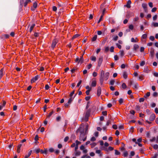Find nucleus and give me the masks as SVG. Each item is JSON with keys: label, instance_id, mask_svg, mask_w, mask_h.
Here are the masks:
<instances>
[{"label": "nucleus", "instance_id": "nucleus-26", "mask_svg": "<svg viewBox=\"0 0 158 158\" xmlns=\"http://www.w3.org/2000/svg\"><path fill=\"white\" fill-rule=\"evenodd\" d=\"M73 99H74V97H70V98H69V99L68 101V103L70 104L71 103V102H72V101H73Z\"/></svg>", "mask_w": 158, "mask_h": 158}, {"label": "nucleus", "instance_id": "nucleus-17", "mask_svg": "<svg viewBox=\"0 0 158 158\" xmlns=\"http://www.w3.org/2000/svg\"><path fill=\"white\" fill-rule=\"evenodd\" d=\"M139 46L137 44H135L133 46V50L135 51H136V50L139 48Z\"/></svg>", "mask_w": 158, "mask_h": 158}, {"label": "nucleus", "instance_id": "nucleus-25", "mask_svg": "<svg viewBox=\"0 0 158 158\" xmlns=\"http://www.w3.org/2000/svg\"><path fill=\"white\" fill-rule=\"evenodd\" d=\"M3 68H2L0 70V77H3Z\"/></svg>", "mask_w": 158, "mask_h": 158}, {"label": "nucleus", "instance_id": "nucleus-60", "mask_svg": "<svg viewBox=\"0 0 158 158\" xmlns=\"http://www.w3.org/2000/svg\"><path fill=\"white\" fill-rule=\"evenodd\" d=\"M34 139H35V141H37V140H38V139H39V137H38V136L37 135H36L35 136Z\"/></svg>", "mask_w": 158, "mask_h": 158}, {"label": "nucleus", "instance_id": "nucleus-45", "mask_svg": "<svg viewBox=\"0 0 158 158\" xmlns=\"http://www.w3.org/2000/svg\"><path fill=\"white\" fill-rule=\"evenodd\" d=\"M144 72L146 73H148L149 72V70L148 68L147 67L144 69Z\"/></svg>", "mask_w": 158, "mask_h": 158}, {"label": "nucleus", "instance_id": "nucleus-47", "mask_svg": "<svg viewBox=\"0 0 158 158\" xmlns=\"http://www.w3.org/2000/svg\"><path fill=\"white\" fill-rule=\"evenodd\" d=\"M144 98H140L139 99V102H143L144 101Z\"/></svg>", "mask_w": 158, "mask_h": 158}, {"label": "nucleus", "instance_id": "nucleus-35", "mask_svg": "<svg viewBox=\"0 0 158 158\" xmlns=\"http://www.w3.org/2000/svg\"><path fill=\"white\" fill-rule=\"evenodd\" d=\"M54 113V111L53 110H52L51 112H50L49 114L48 115L47 117L48 118H49L50 116H51V115L53 114Z\"/></svg>", "mask_w": 158, "mask_h": 158}, {"label": "nucleus", "instance_id": "nucleus-55", "mask_svg": "<svg viewBox=\"0 0 158 158\" xmlns=\"http://www.w3.org/2000/svg\"><path fill=\"white\" fill-rule=\"evenodd\" d=\"M40 151L41 150L39 148H38L35 150V152L36 153H38L40 152Z\"/></svg>", "mask_w": 158, "mask_h": 158}, {"label": "nucleus", "instance_id": "nucleus-53", "mask_svg": "<svg viewBox=\"0 0 158 158\" xmlns=\"http://www.w3.org/2000/svg\"><path fill=\"white\" fill-rule=\"evenodd\" d=\"M114 59L115 60H118V57L117 55H115L114 56Z\"/></svg>", "mask_w": 158, "mask_h": 158}, {"label": "nucleus", "instance_id": "nucleus-4", "mask_svg": "<svg viewBox=\"0 0 158 158\" xmlns=\"http://www.w3.org/2000/svg\"><path fill=\"white\" fill-rule=\"evenodd\" d=\"M58 40L56 38L55 39L52 40L51 47L53 48H54L55 47L56 44L58 42Z\"/></svg>", "mask_w": 158, "mask_h": 158}, {"label": "nucleus", "instance_id": "nucleus-46", "mask_svg": "<svg viewBox=\"0 0 158 158\" xmlns=\"http://www.w3.org/2000/svg\"><path fill=\"white\" fill-rule=\"evenodd\" d=\"M128 155V153L127 151L124 152L123 153V156L124 157H127Z\"/></svg>", "mask_w": 158, "mask_h": 158}, {"label": "nucleus", "instance_id": "nucleus-13", "mask_svg": "<svg viewBox=\"0 0 158 158\" xmlns=\"http://www.w3.org/2000/svg\"><path fill=\"white\" fill-rule=\"evenodd\" d=\"M150 55L152 57H153L154 55V50L153 48H151L150 49Z\"/></svg>", "mask_w": 158, "mask_h": 158}, {"label": "nucleus", "instance_id": "nucleus-16", "mask_svg": "<svg viewBox=\"0 0 158 158\" xmlns=\"http://www.w3.org/2000/svg\"><path fill=\"white\" fill-rule=\"evenodd\" d=\"M74 154L76 156H78L80 155L81 152L80 151H77L74 152Z\"/></svg>", "mask_w": 158, "mask_h": 158}, {"label": "nucleus", "instance_id": "nucleus-5", "mask_svg": "<svg viewBox=\"0 0 158 158\" xmlns=\"http://www.w3.org/2000/svg\"><path fill=\"white\" fill-rule=\"evenodd\" d=\"M97 85V81L95 78H93L91 81V86L92 87H95Z\"/></svg>", "mask_w": 158, "mask_h": 158}, {"label": "nucleus", "instance_id": "nucleus-2", "mask_svg": "<svg viewBox=\"0 0 158 158\" xmlns=\"http://www.w3.org/2000/svg\"><path fill=\"white\" fill-rule=\"evenodd\" d=\"M79 131L81 133L79 138L80 140L81 141L82 140L83 141H85L87 138V136L86 135H85L84 133L83 129H82V128L81 127L77 131Z\"/></svg>", "mask_w": 158, "mask_h": 158}, {"label": "nucleus", "instance_id": "nucleus-14", "mask_svg": "<svg viewBox=\"0 0 158 158\" xmlns=\"http://www.w3.org/2000/svg\"><path fill=\"white\" fill-rule=\"evenodd\" d=\"M114 149L112 147L110 146L108 147V148L107 149L106 148H104L103 150L105 151H111L113 150Z\"/></svg>", "mask_w": 158, "mask_h": 158}, {"label": "nucleus", "instance_id": "nucleus-31", "mask_svg": "<svg viewBox=\"0 0 158 158\" xmlns=\"http://www.w3.org/2000/svg\"><path fill=\"white\" fill-rule=\"evenodd\" d=\"M150 92H148L144 96V97L145 98H147L148 97H149L150 95Z\"/></svg>", "mask_w": 158, "mask_h": 158}, {"label": "nucleus", "instance_id": "nucleus-40", "mask_svg": "<svg viewBox=\"0 0 158 158\" xmlns=\"http://www.w3.org/2000/svg\"><path fill=\"white\" fill-rule=\"evenodd\" d=\"M145 61L144 60L142 61L140 63V65L141 66H143L145 64Z\"/></svg>", "mask_w": 158, "mask_h": 158}, {"label": "nucleus", "instance_id": "nucleus-42", "mask_svg": "<svg viewBox=\"0 0 158 158\" xmlns=\"http://www.w3.org/2000/svg\"><path fill=\"white\" fill-rule=\"evenodd\" d=\"M118 102L120 104H122L123 102V99L122 98H120L118 100Z\"/></svg>", "mask_w": 158, "mask_h": 158}, {"label": "nucleus", "instance_id": "nucleus-23", "mask_svg": "<svg viewBox=\"0 0 158 158\" xmlns=\"http://www.w3.org/2000/svg\"><path fill=\"white\" fill-rule=\"evenodd\" d=\"M48 151L47 149H45L44 150H43L42 149L40 151V153L42 154H44V153L46 154H47V153Z\"/></svg>", "mask_w": 158, "mask_h": 158}, {"label": "nucleus", "instance_id": "nucleus-6", "mask_svg": "<svg viewBox=\"0 0 158 158\" xmlns=\"http://www.w3.org/2000/svg\"><path fill=\"white\" fill-rule=\"evenodd\" d=\"M39 77H40L38 75H37L34 77H33L31 80V83H32L35 82L38 79Z\"/></svg>", "mask_w": 158, "mask_h": 158}, {"label": "nucleus", "instance_id": "nucleus-27", "mask_svg": "<svg viewBox=\"0 0 158 158\" xmlns=\"http://www.w3.org/2000/svg\"><path fill=\"white\" fill-rule=\"evenodd\" d=\"M90 59L92 61H95L96 60V57L94 56H92L90 57Z\"/></svg>", "mask_w": 158, "mask_h": 158}, {"label": "nucleus", "instance_id": "nucleus-18", "mask_svg": "<svg viewBox=\"0 0 158 158\" xmlns=\"http://www.w3.org/2000/svg\"><path fill=\"white\" fill-rule=\"evenodd\" d=\"M142 6L144 9L145 11L147 10V5L145 3H143L142 4Z\"/></svg>", "mask_w": 158, "mask_h": 158}, {"label": "nucleus", "instance_id": "nucleus-43", "mask_svg": "<svg viewBox=\"0 0 158 158\" xmlns=\"http://www.w3.org/2000/svg\"><path fill=\"white\" fill-rule=\"evenodd\" d=\"M129 28L131 30H132L134 28V26L132 24H131L129 25Z\"/></svg>", "mask_w": 158, "mask_h": 158}, {"label": "nucleus", "instance_id": "nucleus-32", "mask_svg": "<svg viewBox=\"0 0 158 158\" xmlns=\"http://www.w3.org/2000/svg\"><path fill=\"white\" fill-rule=\"evenodd\" d=\"M153 148L155 149H157L158 148V145L157 144H154L152 146Z\"/></svg>", "mask_w": 158, "mask_h": 158}, {"label": "nucleus", "instance_id": "nucleus-63", "mask_svg": "<svg viewBox=\"0 0 158 158\" xmlns=\"http://www.w3.org/2000/svg\"><path fill=\"white\" fill-rule=\"evenodd\" d=\"M92 66V65L91 64H89V65H88L87 66V68L88 69H90V68Z\"/></svg>", "mask_w": 158, "mask_h": 158}, {"label": "nucleus", "instance_id": "nucleus-62", "mask_svg": "<svg viewBox=\"0 0 158 158\" xmlns=\"http://www.w3.org/2000/svg\"><path fill=\"white\" fill-rule=\"evenodd\" d=\"M156 10H157L156 8V7L153 8L152 10V12H155Z\"/></svg>", "mask_w": 158, "mask_h": 158}, {"label": "nucleus", "instance_id": "nucleus-15", "mask_svg": "<svg viewBox=\"0 0 158 158\" xmlns=\"http://www.w3.org/2000/svg\"><path fill=\"white\" fill-rule=\"evenodd\" d=\"M139 40L137 38H136L135 39L134 38H132L131 39V41L132 42L135 43L138 42Z\"/></svg>", "mask_w": 158, "mask_h": 158}, {"label": "nucleus", "instance_id": "nucleus-33", "mask_svg": "<svg viewBox=\"0 0 158 158\" xmlns=\"http://www.w3.org/2000/svg\"><path fill=\"white\" fill-rule=\"evenodd\" d=\"M97 35H94L92 39V41H95L97 39Z\"/></svg>", "mask_w": 158, "mask_h": 158}, {"label": "nucleus", "instance_id": "nucleus-21", "mask_svg": "<svg viewBox=\"0 0 158 158\" xmlns=\"http://www.w3.org/2000/svg\"><path fill=\"white\" fill-rule=\"evenodd\" d=\"M88 127H89L88 125L87 124L86 125V127L85 128V132L84 133L85 135H86L88 133Z\"/></svg>", "mask_w": 158, "mask_h": 158}, {"label": "nucleus", "instance_id": "nucleus-64", "mask_svg": "<svg viewBox=\"0 0 158 158\" xmlns=\"http://www.w3.org/2000/svg\"><path fill=\"white\" fill-rule=\"evenodd\" d=\"M153 75L156 77H158V73L157 72H154L153 73Z\"/></svg>", "mask_w": 158, "mask_h": 158}, {"label": "nucleus", "instance_id": "nucleus-59", "mask_svg": "<svg viewBox=\"0 0 158 158\" xmlns=\"http://www.w3.org/2000/svg\"><path fill=\"white\" fill-rule=\"evenodd\" d=\"M57 10V8L56 6H53L52 7V10L53 11H56Z\"/></svg>", "mask_w": 158, "mask_h": 158}, {"label": "nucleus", "instance_id": "nucleus-58", "mask_svg": "<svg viewBox=\"0 0 158 158\" xmlns=\"http://www.w3.org/2000/svg\"><path fill=\"white\" fill-rule=\"evenodd\" d=\"M157 15H155L153 17V20H156L157 19Z\"/></svg>", "mask_w": 158, "mask_h": 158}, {"label": "nucleus", "instance_id": "nucleus-34", "mask_svg": "<svg viewBox=\"0 0 158 158\" xmlns=\"http://www.w3.org/2000/svg\"><path fill=\"white\" fill-rule=\"evenodd\" d=\"M115 154L116 155H119L120 154V152L117 150H115Z\"/></svg>", "mask_w": 158, "mask_h": 158}, {"label": "nucleus", "instance_id": "nucleus-24", "mask_svg": "<svg viewBox=\"0 0 158 158\" xmlns=\"http://www.w3.org/2000/svg\"><path fill=\"white\" fill-rule=\"evenodd\" d=\"M83 61V56H81V57L80 59H79V61H78V63H82Z\"/></svg>", "mask_w": 158, "mask_h": 158}, {"label": "nucleus", "instance_id": "nucleus-8", "mask_svg": "<svg viewBox=\"0 0 158 158\" xmlns=\"http://www.w3.org/2000/svg\"><path fill=\"white\" fill-rule=\"evenodd\" d=\"M156 118V115L154 114H151L149 118V120L150 121H154Z\"/></svg>", "mask_w": 158, "mask_h": 158}, {"label": "nucleus", "instance_id": "nucleus-12", "mask_svg": "<svg viewBox=\"0 0 158 158\" xmlns=\"http://www.w3.org/2000/svg\"><path fill=\"white\" fill-rule=\"evenodd\" d=\"M101 93V89L100 87L99 86L97 90V95L99 97L100 96Z\"/></svg>", "mask_w": 158, "mask_h": 158}, {"label": "nucleus", "instance_id": "nucleus-29", "mask_svg": "<svg viewBox=\"0 0 158 158\" xmlns=\"http://www.w3.org/2000/svg\"><path fill=\"white\" fill-rule=\"evenodd\" d=\"M80 35L78 34H76L75 35H74L72 38V39L73 40L77 38Z\"/></svg>", "mask_w": 158, "mask_h": 158}, {"label": "nucleus", "instance_id": "nucleus-10", "mask_svg": "<svg viewBox=\"0 0 158 158\" xmlns=\"http://www.w3.org/2000/svg\"><path fill=\"white\" fill-rule=\"evenodd\" d=\"M147 37V35L146 34H144L142 35L141 38V40L142 42H145L144 39H146Z\"/></svg>", "mask_w": 158, "mask_h": 158}, {"label": "nucleus", "instance_id": "nucleus-30", "mask_svg": "<svg viewBox=\"0 0 158 158\" xmlns=\"http://www.w3.org/2000/svg\"><path fill=\"white\" fill-rule=\"evenodd\" d=\"M122 86L123 89H126L127 87L126 85L124 83H123L122 84Z\"/></svg>", "mask_w": 158, "mask_h": 158}, {"label": "nucleus", "instance_id": "nucleus-28", "mask_svg": "<svg viewBox=\"0 0 158 158\" xmlns=\"http://www.w3.org/2000/svg\"><path fill=\"white\" fill-rule=\"evenodd\" d=\"M120 56L123 57V56L124 55V51L123 50H120L119 52Z\"/></svg>", "mask_w": 158, "mask_h": 158}, {"label": "nucleus", "instance_id": "nucleus-57", "mask_svg": "<svg viewBox=\"0 0 158 158\" xmlns=\"http://www.w3.org/2000/svg\"><path fill=\"white\" fill-rule=\"evenodd\" d=\"M96 140V139L93 136L91 138L90 140L91 141H94L95 140Z\"/></svg>", "mask_w": 158, "mask_h": 158}, {"label": "nucleus", "instance_id": "nucleus-50", "mask_svg": "<svg viewBox=\"0 0 158 158\" xmlns=\"http://www.w3.org/2000/svg\"><path fill=\"white\" fill-rule=\"evenodd\" d=\"M149 39L151 41H153L155 39V38L153 36H150V37L149 38Z\"/></svg>", "mask_w": 158, "mask_h": 158}, {"label": "nucleus", "instance_id": "nucleus-9", "mask_svg": "<svg viewBox=\"0 0 158 158\" xmlns=\"http://www.w3.org/2000/svg\"><path fill=\"white\" fill-rule=\"evenodd\" d=\"M131 1L130 0H128L126 4L124 5V7H127V8H130L131 7Z\"/></svg>", "mask_w": 158, "mask_h": 158}, {"label": "nucleus", "instance_id": "nucleus-56", "mask_svg": "<svg viewBox=\"0 0 158 158\" xmlns=\"http://www.w3.org/2000/svg\"><path fill=\"white\" fill-rule=\"evenodd\" d=\"M49 88H50L49 86V85H47V84L46 85L45 87V89L46 90L48 89H49Z\"/></svg>", "mask_w": 158, "mask_h": 158}, {"label": "nucleus", "instance_id": "nucleus-39", "mask_svg": "<svg viewBox=\"0 0 158 158\" xmlns=\"http://www.w3.org/2000/svg\"><path fill=\"white\" fill-rule=\"evenodd\" d=\"M139 79L140 81H142L143 80L144 77L143 75H141L139 76Z\"/></svg>", "mask_w": 158, "mask_h": 158}, {"label": "nucleus", "instance_id": "nucleus-7", "mask_svg": "<svg viewBox=\"0 0 158 158\" xmlns=\"http://www.w3.org/2000/svg\"><path fill=\"white\" fill-rule=\"evenodd\" d=\"M103 57L102 56L100 57L99 58L98 64V66L100 67L101 66L103 61Z\"/></svg>", "mask_w": 158, "mask_h": 158}, {"label": "nucleus", "instance_id": "nucleus-51", "mask_svg": "<svg viewBox=\"0 0 158 158\" xmlns=\"http://www.w3.org/2000/svg\"><path fill=\"white\" fill-rule=\"evenodd\" d=\"M37 6V4L36 2H35L33 3V6L35 8H36Z\"/></svg>", "mask_w": 158, "mask_h": 158}, {"label": "nucleus", "instance_id": "nucleus-49", "mask_svg": "<svg viewBox=\"0 0 158 158\" xmlns=\"http://www.w3.org/2000/svg\"><path fill=\"white\" fill-rule=\"evenodd\" d=\"M114 48L113 46H112L110 47V51L111 52H113L114 51Z\"/></svg>", "mask_w": 158, "mask_h": 158}, {"label": "nucleus", "instance_id": "nucleus-19", "mask_svg": "<svg viewBox=\"0 0 158 158\" xmlns=\"http://www.w3.org/2000/svg\"><path fill=\"white\" fill-rule=\"evenodd\" d=\"M127 74L126 72L123 73V77L124 79H126L127 77Z\"/></svg>", "mask_w": 158, "mask_h": 158}, {"label": "nucleus", "instance_id": "nucleus-11", "mask_svg": "<svg viewBox=\"0 0 158 158\" xmlns=\"http://www.w3.org/2000/svg\"><path fill=\"white\" fill-rule=\"evenodd\" d=\"M76 146L75 147L74 152L77 151V150L78 148V145L81 143V142L77 140L76 141Z\"/></svg>", "mask_w": 158, "mask_h": 158}, {"label": "nucleus", "instance_id": "nucleus-36", "mask_svg": "<svg viewBox=\"0 0 158 158\" xmlns=\"http://www.w3.org/2000/svg\"><path fill=\"white\" fill-rule=\"evenodd\" d=\"M109 47H106L104 48V51L105 52H108L109 50Z\"/></svg>", "mask_w": 158, "mask_h": 158}, {"label": "nucleus", "instance_id": "nucleus-61", "mask_svg": "<svg viewBox=\"0 0 158 158\" xmlns=\"http://www.w3.org/2000/svg\"><path fill=\"white\" fill-rule=\"evenodd\" d=\"M139 18L138 17H135L133 21L135 22L139 20Z\"/></svg>", "mask_w": 158, "mask_h": 158}, {"label": "nucleus", "instance_id": "nucleus-37", "mask_svg": "<svg viewBox=\"0 0 158 158\" xmlns=\"http://www.w3.org/2000/svg\"><path fill=\"white\" fill-rule=\"evenodd\" d=\"M156 140V138L155 137H154L152 138L150 140V142H153L155 141Z\"/></svg>", "mask_w": 158, "mask_h": 158}, {"label": "nucleus", "instance_id": "nucleus-54", "mask_svg": "<svg viewBox=\"0 0 158 158\" xmlns=\"http://www.w3.org/2000/svg\"><path fill=\"white\" fill-rule=\"evenodd\" d=\"M114 80H111L110 82V84L111 85H114Z\"/></svg>", "mask_w": 158, "mask_h": 158}, {"label": "nucleus", "instance_id": "nucleus-3", "mask_svg": "<svg viewBox=\"0 0 158 158\" xmlns=\"http://www.w3.org/2000/svg\"><path fill=\"white\" fill-rule=\"evenodd\" d=\"M90 112L91 110L88 109L85 113V120L86 122H87L88 120V118L89 116Z\"/></svg>", "mask_w": 158, "mask_h": 158}, {"label": "nucleus", "instance_id": "nucleus-20", "mask_svg": "<svg viewBox=\"0 0 158 158\" xmlns=\"http://www.w3.org/2000/svg\"><path fill=\"white\" fill-rule=\"evenodd\" d=\"M35 26V23L32 24L30 27V32L31 33L32 31L33 28Z\"/></svg>", "mask_w": 158, "mask_h": 158}, {"label": "nucleus", "instance_id": "nucleus-41", "mask_svg": "<svg viewBox=\"0 0 158 158\" xmlns=\"http://www.w3.org/2000/svg\"><path fill=\"white\" fill-rule=\"evenodd\" d=\"M96 145V144L95 143H93L90 144L91 146V148H93Z\"/></svg>", "mask_w": 158, "mask_h": 158}, {"label": "nucleus", "instance_id": "nucleus-48", "mask_svg": "<svg viewBox=\"0 0 158 158\" xmlns=\"http://www.w3.org/2000/svg\"><path fill=\"white\" fill-rule=\"evenodd\" d=\"M138 84L137 83H135L134 86V88L135 89H137L138 88Z\"/></svg>", "mask_w": 158, "mask_h": 158}, {"label": "nucleus", "instance_id": "nucleus-44", "mask_svg": "<svg viewBox=\"0 0 158 158\" xmlns=\"http://www.w3.org/2000/svg\"><path fill=\"white\" fill-rule=\"evenodd\" d=\"M119 144V141L118 139H116V142L115 143V145H118Z\"/></svg>", "mask_w": 158, "mask_h": 158}, {"label": "nucleus", "instance_id": "nucleus-1", "mask_svg": "<svg viewBox=\"0 0 158 158\" xmlns=\"http://www.w3.org/2000/svg\"><path fill=\"white\" fill-rule=\"evenodd\" d=\"M100 81L101 84H102L104 80H107L109 78L110 73L109 72H106L105 73L103 70H101L100 72Z\"/></svg>", "mask_w": 158, "mask_h": 158}, {"label": "nucleus", "instance_id": "nucleus-22", "mask_svg": "<svg viewBox=\"0 0 158 158\" xmlns=\"http://www.w3.org/2000/svg\"><path fill=\"white\" fill-rule=\"evenodd\" d=\"M31 2V0H26L24 4V6L25 7L26 6L27 4Z\"/></svg>", "mask_w": 158, "mask_h": 158}, {"label": "nucleus", "instance_id": "nucleus-52", "mask_svg": "<svg viewBox=\"0 0 158 158\" xmlns=\"http://www.w3.org/2000/svg\"><path fill=\"white\" fill-rule=\"evenodd\" d=\"M116 45L118 47V48L119 49H121V48L122 46H121L120 44H118V43H117L116 44Z\"/></svg>", "mask_w": 158, "mask_h": 158}, {"label": "nucleus", "instance_id": "nucleus-38", "mask_svg": "<svg viewBox=\"0 0 158 158\" xmlns=\"http://www.w3.org/2000/svg\"><path fill=\"white\" fill-rule=\"evenodd\" d=\"M152 25L154 27H158V23H152Z\"/></svg>", "mask_w": 158, "mask_h": 158}]
</instances>
